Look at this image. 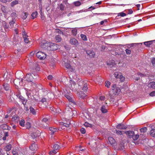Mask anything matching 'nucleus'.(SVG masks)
Listing matches in <instances>:
<instances>
[{
    "label": "nucleus",
    "instance_id": "14",
    "mask_svg": "<svg viewBox=\"0 0 155 155\" xmlns=\"http://www.w3.org/2000/svg\"><path fill=\"white\" fill-rule=\"evenodd\" d=\"M76 92L77 95L81 98H84L86 96V94L82 91L78 92L77 91Z\"/></svg>",
    "mask_w": 155,
    "mask_h": 155
},
{
    "label": "nucleus",
    "instance_id": "30",
    "mask_svg": "<svg viewBox=\"0 0 155 155\" xmlns=\"http://www.w3.org/2000/svg\"><path fill=\"white\" fill-rule=\"evenodd\" d=\"M56 41L57 42H60L61 40V36L59 35H57L55 37Z\"/></svg>",
    "mask_w": 155,
    "mask_h": 155
},
{
    "label": "nucleus",
    "instance_id": "35",
    "mask_svg": "<svg viewBox=\"0 0 155 155\" xmlns=\"http://www.w3.org/2000/svg\"><path fill=\"white\" fill-rule=\"evenodd\" d=\"M28 13L27 12H23L22 14V18L23 19H25L27 17Z\"/></svg>",
    "mask_w": 155,
    "mask_h": 155
},
{
    "label": "nucleus",
    "instance_id": "8",
    "mask_svg": "<svg viewBox=\"0 0 155 155\" xmlns=\"http://www.w3.org/2000/svg\"><path fill=\"white\" fill-rule=\"evenodd\" d=\"M108 140L110 143L113 147H114V148H115V147L116 146L117 143L115 140L111 137H109Z\"/></svg>",
    "mask_w": 155,
    "mask_h": 155
},
{
    "label": "nucleus",
    "instance_id": "27",
    "mask_svg": "<svg viewBox=\"0 0 155 155\" xmlns=\"http://www.w3.org/2000/svg\"><path fill=\"white\" fill-rule=\"evenodd\" d=\"M101 110L102 113H106L107 112V110L106 108V107L104 106H102L101 107Z\"/></svg>",
    "mask_w": 155,
    "mask_h": 155
},
{
    "label": "nucleus",
    "instance_id": "45",
    "mask_svg": "<svg viewBox=\"0 0 155 155\" xmlns=\"http://www.w3.org/2000/svg\"><path fill=\"white\" fill-rule=\"evenodd\" d=\"M1 127L3 129H8V127L6 124H4L2 125L1 126Z\"/></svg>",
    "mask_w": 155,
    "mask_h": 155
},
{
    "label": "nucleus",
    "instance_id": "7",
    "mask_svg": "<svg viewBox=\"0 0 155 155\" xmlns=\"http://www.w3.org/2000/svg\"><path fill=\"white\" fill-rule=\"evenodd\" d=\"M37 57L41 60L45 59L46 57V54L41 51L38 52L36 54Z\"/></svg>",
    "mask_w": 155,
    "mask_h": 155
},
{
    "label": "nucleus",
    "instance_id": "9",
    "mask_svg": "<svg viewBox=\"0 0 155 155\" xmlns=\"http://www.w3.org/2000/svg\"><path fill=\"white\" fill-rule=\"evenodd\" d=\"M17 96L19 97L21 101L22 102V104L24 105H25L26 104L27 100L25 99L23 96L20 95V93H19L18 94L16 95Z\"/></svg>",
    "mask_w": 155,
    "mask_h": 155
},
{
    "label": "nucleus",
    "instance_id": "29",
    "mask_svg": "<svg viewBox=\"0 0 155 155\" xmlns=\"http://www.w3.org/2000/svg\"><path fill=\"white\" fill-rule=\"evenodd\" d=\"M30 110L31 113H32L34 115H35L36 114L35 110L33 107H30Z\"/></svg>",
    "mask_w": 155,
    "mask_h": 155
},
{
    "label": "nucleus",
    "instance_id": "55",
    "mask_svg": "<svg viewBox=\"0 0 155 155\" xmlns=\"http://www.w3.org/2000/svg\"><path fill=\"white\" fill-rule=\"evenodd\" d=\"M15 23V21L14 20H12L11 21L9 22V24L11 26H12L13 24Z\"/></svg>",
    "mask_w": 155,
    "mask_h": 155
},
{
    "label": "nucleus",
    "instance_id": "41",
    "mask_svg": "<svg viewBox=\"0 0 155 155\" xmlns=\"http://www.w3.org/2000/svg\"><path fill=\"white\" fill-rule=\"evenodd\" d=\"M139 137V135L138 134H137L136 135H134H134L132 136V138H133L134 140H136L138 139Z\"/></svg>",
    "mask_w": 155,
    "mask_h": 155
},
{
    "label": "nucleus",
    "instance_id": "37",
    "mask_svg": "<svg viewBox=\"0 0 155 155\" xmlns=\"http://www.w3.org/2000/svg\"><path fill=\"white\" fill-rule=\"evenodd\" d=\"M18 1L17 0L11 2V6L12 7H13L15 5L18 4Z\"/></svg>",
    "mask_w": 155,
    "mask_h": 155
},
{
    "label": "nucleus",
    "instance_id": "3",
    "mask_svg": "<svg viewBox=\"0 0 155 155\" xmlns=\"http://www.w3.org/2000/svg\"><path fill=\"white\" fill-rule=\"evenodd\" d=\"M81 89H82L84 92H87L88 89L87 85L83 81H80L78 82V89L80 90Z\"/></svg>",
    "mask_w": 155,
    "mask_h": 155
},
{
    "label": "nucleus",
    "instance_id": "5",
    "mask_svg": "<svg viewBox=\"0 0 155 155\" xmlns=\"http://www.w3.org/2000/svg\"><path fill=\"white\" fill-rule=\"evenodd\" d=\"M111 89L112 91L113 94L114 95L118 94L120 91V88L117 87L116 84H113L112 86Z\"/></svg>",
    "mask_w": 155,
    "mask_h": 155
},
{
    "label": "nucleus",
    "instance_id": "40",
    "mask_svg": "<svg viewBox=\"0 0 155 155\" xmlns=\"http://www.w3.org/2000/svg\"><path fill=\"white\" fill-rule=\"evenodd\" d=\"M80 36L81 38L84 41H87V38L86 36L84 34H81V35Z\"/></svg>",
    "mask_w": 155,
    "mask_h": 155
},
{
    "label": "nucleus",
    "instance_id": "54",
    "mask_svg": "<svg viewBox=\"0 0 155 155\" xmlns=\"http://www.w3.org/2000/svg\"><path fill=\"white\" fill-rule=\"evenodd\" d=\"M25 126L27 129H29L31 127L30 123L29 122L27 123L26 124Z\"/></svg>",
    "mask_w": 155,
    "mask_h": 155
},
{
    "label": "nucleus",
    "instance_id": "11",
    "mask_svg": "<svg viewBox=\"0 0 155 155\" xmlns=\"http://www.w3.org/2000/svg\"><path fill=\"white\" fill-rule=\"evenodd\" d=\"M124 133L129 138H132V136L134 134V132L132 130L125 131Z\"/></svg>",
    "mask_w": 155,
    "mask_h": 155
},
{
    "label": "nucleus",
    "instance_id": "12",
    "mask_svg": "<svg viewBox=\"0 0 155 155\" xmlns=\"http://www.w3.org/2000/svg\"><path fill=\"white\" fill-rule=\"evenodd\" d=\"M116 127L119 130H126L127 128L126 126L121 124H119L116 126Z\"/></svg>",
    "mask_w": 155,
    "mask_h": 155
},
{
    "label": "nucleus",
    "instance_id": "18",
    "mask_svg": "<svg viewBox=\"0 0 155 155\" xmlns=\"http://www.w3.org/2000/svg\"><path fill=\"white\" fill-rule=\"evenodd\" d=\"M154 41H146L143 43L144 45H146L147 47H149L150 46L152 45L153 43V42ZM143 43H142V44Z\"/></svg>",
    "mask_w": 155,
    "mask_h": 155
},
{
    "label": "nucleus",
    "instance_id": "53",
    "mask_svg": "<svg viewBox=\"0 0 155 155\" xmlns=\"http://www.w3.org/2000/svg\"><path fill=\"white\" fill-rule=\"evenodd\" d=\"M125 51L126 54L128 55L130 54L131 53V50L128 49H127L125 50Z\"/></svg>",
    "mask_w": 155,
    "mask_h": 155
},
{
    "label": "nucleus",
    "instance_id": "42",
    "mask_svg": "<svg viewBox=\"0 0 155 155\" xmlns=\"http://www.w3.org/2000/svg\"><path fill=\"white\" fill-rule=\"evenodd\" d=\"M147 129L146 127H144L140 129V130L141 133H145L146 132Z\"/></svg>",
    "mask_w": 155,
    "mask_h": 155
},
{
    "label": "nucleus",
    "instance_id": "2",
    "mask_svg": "<svg viewBox=\"0 0 155 155\" xmlns=\"http://www.w3.org/2000/svg\"><path fill=\"white\" fill-rule=\"evenodd\" d=\"M76 110H73L69 106H67L65 108L64 115L65 118H68L74 117L75 114H76Z\"/></svg>",
    "mask_w": 155,
    "mask_h": 155
},
{
    "label": "nucleus",
    "instance_id": "23",
    "mask_svg": "<svg viewBox=\"0 0 155 155\" xmlns=\"http://www.w3.org/2000/svg\"><path fill=\"white\" fill-rule=\"evenodd\" d=\"M150 134L152 137H155V129H152L150 132Z\"/></svg>",
    "mask_w": 155,
    "mask_h": 155
},
{
    "label": "nucleus",
    "instance_id": "56",
    "mask_svg": "<svg viewBox=\"0 0 155 155\" xmlns=\"http://www.w3.org/2000/svg\"><path fill=\"white\" fill-rule=\"evenodd\" d=\"M149 95L151 97L155 96V91H153L150 93L149 94Z\"/></svg>",
    "mask_w": 155,
    "mask_h": 155
},
{
    "label": "nucleus",
    "instance_id": "64",
    "mask_svg": "<svg viewBox=\"0 0 155 155\" xmlns=\"http://www.w3.org/2000/svg\"><path fill=\"white\" fill-rule=\"evenodd\" d=\"M13 155H17L18 154L17 153V151L15 150H13L12 151Z\"/></svg>",
    "mask_w": 155,
    "mask_h": 155
},
{
    "label": "nucleus",
    "instance_id": "36",
    "mask_svg": "<svg viewBox=\"0 0 155 155\" xmlns=\"http://www.w3.org/2000/svg\"><path fill=\"white\" fill-rule=\"evenodd\" d=\"M3 86L5 90L8 91L9 90V86L8 84H4L3 85Z\"/></svg>",
    "mask_w": 155,
    "mask_h": 155
},
{
    "label": "nucleus",
    "instance_id": "50",
    "mask_svg": "<svg viewBox=\"0 0 155 155\" xmlns=\"http://www.w3.org/2000/svg\"><path fill=\"white\" fill-rule=\"evenodd\" d=\"M81 133L82 134H85L86 133V130L84 128L82 127L80 130Z\"/></svg>",
    "mask_w": 155,
    "mask_h": 155
},
{
    "label": "nucleus",
    "instance_id": "17",
    "mask_svg": "<svg viewBox=\"0 0 155 155\" xmlns=\"http://www.w3.org/2000/svg\"><path fill=\"white\" fill-rule=\"evenodd\" d=\"M23 36L24 42L26 43H28L29 41L28 38V36L25 34V33H24L23 34Z\"/></svg>",
    "mask_w": 155,
    "mask_h": 155
},
{
    "label": "nucleus",
    "instance_id": "13",
    "mask_svg": "<svg viewBox=\"0 0 155 155\" xmlns=\"http://www.w3.org/2000/svg\"><path fill=\"white\" fill-rule=\"evenodd\" d=\"M86 53L91 58H94L95 56V53L93 51L88 50L86 51Z\"/></svg>",
    "mask_w": 155,
    "mask_h": 155
},
{
    "label": "nucleus",
    "instance_id": "20",
    "mask_svg": "<svg viewBox=\"0 0 155 155\" xmlns=\"http://www.w3.org/2000/svg\"><path fill=\"white\" fill-rule=\"evenodd\" d=\"M64 96L68 100L69 102L73 103L74 102V100L69 95L65 94Z\"/></svg>",
    "mask_w": 155,
    "mask_h": 155
},
{
    "label": "nucleus",
    "instance_id": "25",
    "mask_svg": "<svg viewBox=\"0 0 155 155\" xmlns=\"http://www.w3.org/2000/svg\"><path fill=\"white\" fill-rule=\"evenodd\" d=\"M60 145L58 144H55L53 147V149L56 150L57 151L60 148Z\"/></svg>",
    "mask_w": 155,
    "mask_h": 155
},
{
    "label": "nucleus",
    "instance_id": "47",
    "mask_svg": "<svg viewBox=\"0 0 155 155\" xmlns=\"http://www.w3.org/2000/svg\"><path fill=\"white\" fill-rule=\"evenodd\" d=\"M126 15V14L123 12H121L118 13V16H120L121 17H124Z\"/></svg>",
    "mask_w": 155,
    "mask_h": 155
},
{
    "label": "nucleus",
    "instance_id": "48",
    "mask_svg": "<svg viewBox=\"0 0 155 155\" xmlns=\"http://www.w3.org/2000/svg\"><path fill=\"white\" fill-rule=\"evenodd\" d=\"M120 79V81L121 82H124L125 80V78L122 76V74H121V76H120L119 78Z\"/></svg>",
    "mask_w": 155,
    "mask_h": 155
},
{
    "label": "nucleus",
    "instance_id": "63",
    "mask_svg": "<svg viewBox=\"0 0 155 155\" xmlns=\"http://www.w3.org/2000/svg\"><path fill=\"white\" fill-rule=\"evenodd\" d=\"M18 116L17 115H15L13 117L12 119L15 120H16L18 118Z\"/></svg>",
    "mask_w": 155,
    "mask_h": 155
},
{
    "label": "nucleus",
    "instance_id": "10",
    "mask_svg": "<svg viewBox=\"0 0 155 155\" xmlns=\"http://www.w3.org/2000/svg\"><path fill=\"white\" fill-rule=\"evenodd\" d=\"M59 124L61 129H64L65 128V127L67 128L69 127L70 123V122H68V123H66L63 122H61Z\"/></svg>",
    "mask_w": 155,
    "mask_h": 155
},
{
    "label": "nucleus",
    "instance_id": "59",
    "mask_svg": "<svg viewBox=\"0 0 155 155\" xmlns=\"http://www.w3.org/2000/svg\"><path fill=\"white\" fill-rule=\"evenodd\" d=\"M127 12L128 14H131L133 13V11L131 9H130L128 10Z\"/></svg>",
    "mask_w": 155,
    "mask_h": 155
},
{
    "label": "nucleus",
    "instance_id": "43",
    "mask_svg": "<svg viewBox=\"0 0 155 155\" xmlns=\"http://www.w3.org/2000/svg\"><path fill=\"white\" fill-rule=\"evenodd\" d=\"M25 121L24 120H21L19 122V124L22 127H24L25 126Z\"/></svg>",
    "mask_w": 155,
    "mask_h": 155
},
{
    "label": "nucleus",
    "instance_id": "62",
    "mask_svg": "<svg viewBox=\"0 0 155 155\" xmlns=\"http://www.w3.org/2000/svg\"><path fill=\"white\" fill-rule=\"evenodd\" d=\"M105 97L104 96H101L100 97L99 99L101 101H104L105 100Z\"/></svg>",
    "mask_w": 155,
    "mask_h": 155
},
{
    "label": "nucleus",
    "instance_id": "15",
    "mask_svg": "<svg viewBox=\"0 0 155 155\" xmlns=\"http://www.w3.org/2000/svg\"><path fill=\"white\" fill-rule=\"evenodd\" d=\"M78 42V41L74 38L71 39L70 41V43L72 45H77Z\"/></svg>",
    "mask_w": 155,
    "mask_h": 155
},
{
    "label": "nucleus",
    "instance_id": "44",
    "mask_svg": "<svg viewBox=\"0 0 155 155\" xmlns=\"http://www.w3.org/2000/svg\"><path fill=\"white\" fill-rule=\"evenodd\" d=\"M77 29L76 28L73 29L71 31L72 34L74 35H75L77 34Z\"/></svg>",
    "mask_w": 155,
    "mask_h": 155
},
{
    "label": "nucleus",
    "instance_id": "61",
    "mask_svg": "<svg viewBox=\"0 0 155 155\" xmlns=\"http://www.w3.org/2000/svg\"><path fill=\"white\" fill-rule=\"evenodd\" d=\"M151 62L153 64H155V58H152Z\"/></svg>",
    "mask_w": 155,
    "mask_h": 155
},
{
    "label": "nucleus",
    "instance_id": "28",
    "mask_svg": "<svg viewBox=\"0 0 155 155\" xmlns=\"http://www.w3.org/2000/svg\"><path fill=\"white\" fill-rule=\"evenodd\" d=\"M38 15V12L36 11L35 12H33L31 15V18L32 19H34L36 18Z\"/></svg>",
    "mask_w": 155,
    "mask_h": 155
},
{
    "label": "nucleus",
    "instance_id": "16",
    "mask_svg": "<svg viewBox=\"0 0 155 155\" xmlns=\"http://www.w3.org/2000/svg\"><path fill=\"white\" fill-rule=\"evenodd\" d=\"M29 147L30 149L32 151L36 150L38 148L37 145L35 143H33Z\"/></svg>",
    "mask_w": 155,
    "mask_h": 155
},
{
    "label": "nucleus",
    "instance_id": "33",
    "mask_svg": "<svg viewBox=\"0 0 155 155\" xmlns=\"http://www.w3.org/2000/svg\"><path fill=\"white\" fill-rule=\"evenodd\" d=\"M64 66L67 69H70L71 68V66L69 62L65 63Z\"/></svg>",
    "mask_w": 155,
    "mask_h": 155
},
{
    "label": "nucleus",
    "instance_id": "60",
    "mask_svg": "<svg viewBox=\"0 0 155 155\" xmlns=\"http://www.w3.org/2000/svg\"><path fill=\"white\" fill-rule=\"evenodd\" d=\"M50 110H51L52 111H53L54 112H56V108H55L53 107H50Z\"/></svg>",
    "mask_w": 155,
    "mask_h": 155
},
{
    "label": "nucleus",
    "instance_id": "19",
    "mask_svg": "<svg viewBox=\"0 0 155 155\" xmlns=\"http://www.w3.org/2000/svg\"><path fill=\"white\" fill-rule=\"evenodd\" d=\"M49 129L51 131L50 133L51 134H53L55 132L57 131L58 130L57 128L52 127H49Z\"/></svg>",
    "mask_w": 155,
    "mask_h": 155
},
{
    "label": "nucleus",
    "instance_id": "57",
    "mask_svg": "<svg viewBox=\"0 0 155 155\" xmlns=\"http://www.w3.org/2000/svg\"><path fill=\"white\" fill-rule=\"evenodd\" d=\"M60 9L61 11H63L64 8V6L62 4H61L60 7Z\"/></svg>",
    "mask_w": 155,
    "mask_h": 155
},
{
    "label": "nucleus",
    "instance_id": "4",
    "mask_svg": "<svg viewBox=\"0 0 155 155\" xmlns=\"http://www.w3.org/2000/svg\"><path fill=\"white\" fill-rule=\"evenodd\" d=\"M75 83L72 80H71L68 84H67V87L71 90L74 91H77V89L75 87Z\"/></svg>",
    "mask_w": 155,
    "mask_h": 155
},
{
    "label": "nucleus",
    "instance_id": "58",
    "mask_svg": "<svg viewBox=\"0 0 155 155\" xmlns=\"http://www.w3.org/2000/svg\"><path fill=\"white\" fill-rule=\"evenodd\" d=\"M46 99L45 98H43L41 101L43 103H45V104L46 103H47L46 101Z\"/></svg>",
    "mask_w": 155,
    "mask_h": 155
},
{
    "label": "nucleus",
    "instance_id": "24",
    "mask_svg": "<svg viewBox=\"0 0 155 155\" xmlns=\"http://www.w3.org/2000/svg\"><path fill=\"white\" fill-rule=\"evenodd\" d=\"M39 136V132L38 131L33 133L32 134V137L34 138H36L37 137H38Z\"/></svg>",
    "mask_w": 155,
    "mask_h": 155
},
{
    "label": "nucleus",
    "instance_id": "32",
    "mask_svg": "<svg viewBox=\"0 0 155 155\" xmlns=\"http://www.w3.org/2000/svg\"><path fill=\"white\" fill-rule=\"evenodd\" d=\"M11 148L12 145L11 144H9L8 145H7L5 148V149L6 151H9L11 150Z\"/></svg>",
    "mask_w": 155,
    "mask_h": 155
},
{
    "label": "nucleus",
    "instance_id": "49",
    "mask_svg": "<svg viewBox=\"0 0 155 155\" xmlns=\"http://www.w3.org/2000/svg\"><path fill=\"white\" fill-rule=\"evenodd\" d=\"M74 4L75 6H79L81 5V3L79 1H77L74 2Z\"/></svg>",
    "mask_w": 155,
    "mask_h": 155
},
{
    "label": "nucleus",
    "instance_id": "26",
    "mask_svg": "<svg viewBox=\"0 0 155 155\" xmlns=\"http://www.w3.org/2000/svg\"><path fill=\"white\" fill-rule=\"evenodd\" d=\"M124 148V146L123 143H120L119 144L118 147V149L119 150H123Z\"/></svg>",
    "mask_w": 155,
    "mask_h": 155
},
{
    "label": "nucleus",
    "instance_id": "38",
    "mask_svg": "<svg viewBox=\"0 0 155 155\" xmlns=\"http://www.w3.org/2000/svg\"><path fill=\"white\" fill-rule=\"evenodd\" d=\"M57 151L56 150L53 149V150L51 151H50L49 153V155H54L57 152Z\"/></svg>",
    "mask_w": 155,
    "mask_h": 155
},
{
    "label": "nucleus",
    "instance_id": "46",
    "mask_svg": "<svg viewBox=\"0 0 155 155\" xmlns=\"http://www.w3.org/2000/svg\"><path fill=\"white\" fill-rule=\"evenodd\" d=\"M105 86L107 88H109L110 87V83L109 81H106L105 82Z\"/></svg>",
    "mask_w": 155,
    "mask_h": 155
},
{
    "label": "nucleus",
    "instance_id": "34",
    "mask_svg": "<svg viewBox=\"0 0 155 155\" xmlns=\"http://www.w3.org/2000/svg\"><path fill=\"white\" fill-rule=\"evenodd\" d=\"M14 83L15 85L18 86V85H20V80L18 79H15L14 81Z\"/></svg>",
    "mask_w": 155,
    "mask_h": 155
},
{
    "label": "nucleus",
    "instance_id": "51",
    "mask_svg": "<svg viewBox=\"0 0 155 155\" xmlns=\"http://www.w3.org/2000/svg\"><path fill=\"white\" fill-rule=\"evenodd\" d=\"M42 122H45L46 124H48V119L47 118H44L42 120Z\"/></svg>",
    "mask_w": 155,
    "mask_h": 155
},
{
    "label": "nucleus",
    "instance_id": "31",
    "mask_svg": "<svg viewBox=\"0 0 155 155\" xmlns=\"http://www.w3.org/2000/svg\"><path fill=\"white\" fill-rule=\"evenodd\" d=\"M121 74L118 72H116L114 73V77L117 78H119L121 76Z\"/></svg>",
    "mask_w": 155,
    "mask_h": 155
},
{
    "label": "nucleus",
    "instance_id": "21",
    "mask_svg": "<svg viewBox=\"0 0 155 155\" xmlns=\"http://www.w3.org/2000/svg\"><path fill=\"white\" fill-rule=\"evenodd\" d=\"M140 44L142 45V43H132V44H128V45H127V48H131V47H133L134 46H136L137 45H140Z\"/></svg>",
    "mask_w": 155,
    "mask_h": 155
},
{
    "label": "nucleus",
    "instance_id": "22",
    "mask_svg": "<svg viewBox=\"0 0 155 155\" xmlns=\"http://www.w3.org/2000/svg\"><path fill=\"white\" fill-rule=\"evenodd\" d=\"M149 87L153 89H155V82H150L148 84Z\"/></svg>",
    "mask_w": 155,
    "mask_h": 155
},
{
    "label": "nucleus",
    "instance_id": "39",
    "mask_svg": "<svg viewBox=\"0 0 155 155\" xmlns=\"http://www.w3.org/2000/svg\"><path fill=\"white\" fill-rule=\"evenodd\" d=\"M84 125L86 127H90L91 128L93 127V126L92 124H90L87 122H85V123L84 124Z\"/></svg>",
    "mask_w": 155,
    "mask_h": 155
},
{
    "label": "nucleus",
    "instance_id": "52",
    "mask_svg": "<svg viewBox=\"0 0 155 155\" xmlns=\"http://www.w3.org/2000/svg\"><path fill=\"white\" fill-rule=\"evenodd\" d=\"M116 133L117 135H121L122 134V131L119 130H116Z\"/></svg>",
    "mask_w": 155,
    "mask_h": 155
},
{
    "label": "nucleus",
    "instance_id": "6",
    "mask_svg": "<svg viewBox=\"0 0 155 155\" xmlns=\"http://www.w3.org/2000/svg\"><path fill=\"white\" fill-rule=\"evenodd\" d=\"M51 44H53L54 45V44H53L52 43H50L49 42H42V44L41 45V47L43 49H48V47H51V46L53 47V45H51Z\"/></svg>",
    "mask_w": 155,
    "mask_h": 155
},
{
    "label": "nucleus",
    "instance_id": "1",
    "mask_svg": "<svg viewBox=\"0 0 155 155\" xmlns=\"http://www.w3.org/2000/svg\"><path fill=\"white\" fill-rule=\"evenodd\" d=\"M38 77V75L36 73H28L25 78L27 81L31 83V85H33L35 84V81Z\"/></svg>",
    "mask_w": 155,
    "mask_h": 155
}]
</instances>
